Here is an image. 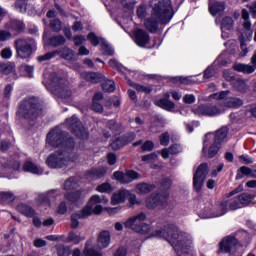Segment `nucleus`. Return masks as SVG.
Segmentation results:
<instances>
[{
	"mask_svg": "<svg viewBox=\"0 0 256 256\" xmlns=\"http://www.w3.org/2000/svg\"><path fill=\"white\" fill-rule=\"evenodd\" d=\"M153 237L168 241L180 256H193V250H191L193 248V237L173 224L154 231Z\"/></svg>",
	"mask_w": 256,
	"mask_h": 256,
	"instance_id": "nucleus-1",
	"label": "nucleus"
},
{
	"mask_svg": "<svg viewBox=\"0 0 256 256\" xmlns=\"http://www.w3.org/2000/svg\"><path fill=\"white\" fill-rule=\"evenodd\" d=\"M149 7L151 14L144 20V27L149 33H157L159 25H167L173 19V4L169 0H153L149 1Z\"/></svg>",
	"mask_w": 256,
	"mask_h": 256,
	"instance_id": "nucleus-2",
	"label": "nucleus"
},
{
	"mask_svg": "<svg viewBox=\"0 0 256 256\" xmlns=\"http://www.w3.org/2000/svg\"><path fill=\"white\" fill-rule=\"evenodd\" d=\"M49 90L58 97L59 103H61V101H67V99L73 97V87H71V84H69L67 79L59 78L57 73L50 74Z\"/></svg>",
	"mask_w": 256,
	"mask_h": 256,
	"instance_id": "nucleus-3",
	"label": "nucleus"
},
{
	"mask_svg": "<svg viewBox=\"0 0 256 256\" xmlns=\"http://www.w3.org/2000/svg\"><path fill=\"white\" fill-rule=\"evenodd\" d=\"M46 143L50 145V147H60V149L71 150L75 147V141H73V138L67 137V132L63 131L59 127L52 129L47 134Z\"/></svg>",
	"mask_w": 256,
	"mask_h": 256,
	"instance_id": "nucleus-4",
	"label": "nucleus"
},
{
	"mask_svg": "<svg viewBox=\"0 0 256 256\" xmlns=\"http://www.w3.org/2000/svg\"><path fill=\"white\" fill-rule=\"evenodd\" d=\"M73 161H75L73 149H62V151H56L50 154L46 163L51 169H63V167H69Z\"/></svg>",
	"mask_w": 256,
	"mask_h": 256,
	"instance_id": "nucleus-5",
	"label": "nucleus"
},
{
	"mask_svg": "<svg viewBox=\"0 0 256 256\" xmlns=\"http://www.w3.org/2000/svg\"><path fill=\"white\" fill-rule=\"evenodd\" d=\"M111 245V233L104 230L99 233L97 237V247L98 249H107ZM93 240H88L85 245L84 253L86 256H103V253L100 250L92 249Z\"/></svg>",
	"mask_w": 256,
	"mask_h": 256,
	"instance_id": "nucleus-6",
	"label": "nucleus"
},
{
	"mask_svg": "<svg viewBox=\"0 0 256 256\" xmlns=\"http://www.w3.org/2000/svg\"><path fill=\"white\" fill-rule=\"evenodd\" d=\"M17 57L20 59H29L33 55V51L37 49V43L33 38H18L14 42Z\"/></svg>",
	"mask_w": 256,
	"mask_h": 256,
	"instance_id": "nucleus-7",
	"label": "nucleus"
},
{
	"mask_svg": "<svg viewBox=\"0 0 256 256\" xmlns=\"http://www.w3.org/2000/svg\"><path fill=\"white\" fill-rule=\"evenodd\" d=\"M19 115L24 117V119H35L41 113V108H39V103H37V99L35 98H28L23 100L20 103Z\"/></svg>",
	"mask_w": 256,
	"mask_h": 256,
	"instance_id": "nucleus-8",
	"label": "nucleus"
},
{
	"mask_svg": "<svg viewBox=\"0 0 256 256\" xmlns=\"http://www.w3.org/2000/svg\"><path fill=\"white\" fill-rule=\"evenodd\" d=\"M145 219H147V215L141 212L136 216L129 218L124 223V226L128 229H132V231H135L136 233H141L142 235H145L149 233V231H151V226L143 222L145 221Z\"/></svg>",
	"mask_w": 256,
	"mask_h": 256,
	"instance_id": "nucleus-9",
	"label": "nucleus"
},
{
	"mask_svg": "<svg viewBox=\"0 0 256 256\" xmlns=\"http://www.w3.org/2000/svg\"><path fill=\"white\" fill-rule=\"evenodd\" d=\"M101 203H109V199L105 198V196L95 194L89 199L88 204L82 209V211L85 215H88V217L93 215V213L95 215H99L103 211Z\"/></svg>",
	"mask_w": 256,
	"mask_h": 256,
	"instance_id": "nucleus-10",
	"label": "nucleus"
},
{
	"mask_svg": "<svg viewBox=\"0 0 256 256\" xmlns=\"http://www.w3.org/2000/svg\"><path fill=\"white\" fill-rule=\"evenodd\" d=\"M66 126L76 135V137H79V139H89L87 130H85L83 124L76 116L66 119Z\"/></svg>",
	"mask_w": 256,
	"mask_h": 256,
	"instance_id": "nucleus-11",
	"label": "nucleus"
},
{
	"mask_svg": "<svg viewBox=\"0 0 256 256\" xmlns=\"http://www.w3.org/2000/svg\"><path fill=\"white\" fill-rule=\"evenodd\" d=\"M168 200V191H164L158 194L153 193L146 199V207L148 209H155V207H166Z\"/></svg>",
	"mask_w": 256,
	"mask_h": 256,
	"instance_id": "nucleus-12",
	"label": "nucleus"
},
{
	"mask_svg": "<svg viewBox=\"0 0 256 256\" xmlns=\"http://www.w3.org/2000/svg\"><path fill=\"white\" fill-rule=\"evenodd\" d=\"M237 249H239V240L233 236H228L219 243L218 253L231 255L232 253H235Z\"/></svg>",
	"mask_w": 256,
	"mask_h": 256,
	"instance_id": "nucleus-13",
	"label": "nucleus"
},
{
	"mask_svg": "<svg viewBox=\"0 0 256 256\" xmlns=\"http://www.w3.org/2000/svg\"><path fill=\"white\" fill-rule=\"evenodd\" d=\"M194 115H203L204 117H216L221 115L222 111L216 105L213 104H202L192 109Z\"/></svg>",
	"mask_w": 256,
	"mask_h": 256,
	"instance_id": "nucleus-14",
	"label": "nucleus"
},
{
	"mask_svg": "<svg viewBox=\"0 0 256 256\" xmlns=\"http://www.w3.org/2000/svg\"><path fill=\"white\" fill-rule=\"evenodd\" d=\"M209 174V167L207 164H201L193 177V187L195 191H201L203 187V182L205 181V177Z\"/></svg>",
	"mask_w": 256,
	"mask_h": 256,
	"instance_id": "nucleus-15",
	"label": "nucleus"
},
{
	"mask_svg": "<svg viewBox=\"0 0 256 256\" xmlns=\"http://www.w3.org/2000/svg\"><path fill=\"white\" fill-rule=\"evenodd\" d=\"M209 137L211 134H207L204 139V146L202 149V153H207L209 159H213L217 153H219V149H221V144L216 143L214 140L209 141Z\"/></svg>",
	"mask_w": 256,
	"mask_h": 256,
	"instance_id": "nucleus-16",
	"label": "nucleus"
},
{
	"mask_svg": "<svg viewBox=\"0 0 256 256\" xmlns=\"http://www.w3.org/2000/svg\"><path fill=\"white\" fill-rule=\"evenodd\" d=\"M61 195L59 190H50L46 194H41L38 198V204L44 209H49L51 207V201H54Z\"/></svg>",
	"mask_w": 256,
	"mask_h": 256,
	"instance_id": "nucleus-17",
	"label": "nucleus"
},
{
	"mask_svg": "<svg viewBox=\"0 0 256 256\" xmlns=\"http://www.w3.org/2000/svg\"><path fill=\"white\" fill-rule=\"evenodd\" d=\"M113 177L119 183L127 184V183H131V182L135 181V179H139V177H141V175H139V173H137L133 170H128V171H126V173L119 172V171L114 172Z\"/></svg>",
	"mask_w": 256,
	"mask_h": 256,
	"instance_id": "nucleus-18",
	"label": "nucleus"
},
{
	"mask_svg": "<svg viewBox=\"0 0 256 256\" xmlns=\"http://www.w3.org/2000/svg\"><path fill=\"white\" fill-rule=\"evenodd\" d=\"M252 64H234L233 69L238 71L239 73H244L245 75H251V73H255L256 70V50L251 58Z\"/></svg>",
	"mask_w": 256,
	"mask_h": 256,
	"instance_id": "nucleus-19",
	"label": "nucleus"
},
{
	"mask_svg": "<svg viewBox=\"0 0 256 256\" xmlns=\"http://www.w3.org/2000/svg\"><path fill=\"white\" fill-rule=\"evenodd\" d=\"M56 253L58 256H81V250L79 248L71 250V247L63 244L56 246Z\"/></svg>",
	"mask_w": 256,
	"mask_h": 256,
	"instance_id": "nucleus-20",
	"label": "nucleus"
},
{
	"mask_svg": "<svg viewBox=\"0 0 256 256\" xmlns=\"http://www.w3.org/2000/svg\"><path fill=\"white\" fill-rule=\"evenodd\" d=\"M134 41L139 47H145L149 43V33L143 29H136L134 31Z\"/></svg>",
	"mask_w": 256,
	"mask_h": 256,
	"instance_id": "nucleus-21",
	"label": "nucleus"
},
{
	"mask_svg": "<svg viewBox=\"0 0 256 256\" xmlns=\"http://www.w3.org/2000/svg\"><path fill=\"white\" fill-rule=\"evenodd\" d=\"M233 25H235V22L232 17L226 16L222 19L221 29L223 39H227L229 37V33L227 31H232Z\"/></svg>",
	"mask_w": 256,
	"mask_h": 256,
	"instance_id": "nucleus-22",
	"label": "nucleus"
},
{
	"mask_svg": "<svg viewBox=\"0 0 256 256\" xmlns=\"http://www.w3.org/2000/svg\"><path fill=\"white\" fill-rule=\"evenodd\" d=\"M127 197H129V190L121 189L115 192L112 195L111 203L112 205H120V203H125L127 200Z\"/></svg>",
	"mask_w": 256,
	"mask_h": 256,
	"instance_id": "nucleus-23",
	"label": "nucleus"
},
{
	"mask_svg": "<svg viewBox=\"0 0 256 256\" xmlns=\"http://www.w3.org/2000/svg\"><path fill=\"white\" fill-rule=\"evenodd\" d=\"M228 212L229 205L227 204V201H222L216 205V209H214L213 212L210 215H208V218L223 217V215H225V213Z\"/></svg>",
	"mask_w": 256,
	"mask_h": 256,
	"instance_id": "nucleus-24",
	"label": "nucleus"
},
{
	"mask_svg": "<svg viewBox=\"0 0 256 256\" xmlns=\"http://www.w3.org/2000/svg\"><path fill=\"white\" fill-rule=\"evenodd\" d=\"M6 28H8L9 31H13L15 35H19V33H22V31H25V24L19 20H11L6 25Z\"/></svg>",
	"mask_w": 256,
	"mask_h": 256,
	"instance_id": "nucleus-25",
	"label": "nucleus"
},
{
	"mask_svg": "<svg viewBox=\"0 0 256 256\" xmlns=\"http://www.w3.org/2000/svg\"><path fill=\"white\" fill-rule=\"evenodd\" d=\"M99 101H103V94L101 92L94 94L91 109L96 113H103V105Z\"/></svg>",
	"mask_w": 256,
	"mask_h": 256,
	"instance_id": "nucleus-26",
	"label": "nucleus"
},
{
	"mask_svg": "<svg viewBox=\"0 0 256 256\" xmlns=\"http://www.w3.org/2000/svg\"><path fill=\"white\" fill-rule=\"evenodd\" d=\"M225 11V2H214L209 4V13L215 17V15H221Z\"/></svg>",
	"mask_w": 256,
	"mask_h": 256,
	"instance_id": "nucleus-27",
	"label": "nucleus"
},
{
	"mask_svg": "<svg viewBox=\"0 0 256 256\" xmlns=\"http://www.w3.org/2000/svg\"><path fill=\"white\" fill-rule=\"evenodd\" d=\"M154 190H155V185L148 184V183H140L136 185V188H135V191L138 195H147Z\"/></svg>",
	"mask_w": 256,
	"mask_h": 256,
	"instance_id": "nucleus-28",
	"label": "nucleus"
},
{
	"mask_svg": "<svg viewBox=\"0 0 256 256\" xmlns=\"http://www.w3.org/2000/svg\"><path fill=\"white\" fill-rule=\"evenodd\" d=\"M107 175V167L92 168L88 171V177L91 179H101Z\"/></svg>",
	"mask_w": 256,
	"mask_h": 256,
	"instance_id": "nucleus-29",
	"label": "nucleus"
},
{
	"mask_svg": "<svg viewBox=\"0 0 256 256\" xmlns=\"http://www.w3.org/2000/svg\"><path fill=\"white\" fill-rule=\"evenodd\" d=\"M228 134H229V128L224 126L220 128L218 131H216L213 141L218 145H221V143H223V141L227 139Z\"/></svg>",
	"mask_w": 256,
	"mask_h": 256,
	"instance_id": "nucleus-30",
	"label": "nucleus"
},
{
	"mask_svg": "<svg viewBox=\"0 0 256 256\" xmlns=\"http://www.w3.org/2000/svg\"><path fill=\"white\" fill-rule=\"evenodd\" d=\"M157 107H161V109H165V111H174L175 110V103L167 98H162L155 102Z\"/></svg>",
	"mask_w": 256,
	"mask_h": 256,
	"instance_id": "nucleus-31",
	"label": "nucleus"
},
{
	"mask_svg": "<svg viewBox=\"0 0 256 256\" xmlns=\"http://www.w3.org/2000/svg\"><path fill=\"white\" fill-rule=\"evenodd\" d=\"M56 51V55H60V57H62V59H66V61H73V59H75V51L71 48L64 47Z\"/></svg>",
	"mask_w": 256,
	"mask_h": 256,
	"instance_id": "nucleus-32",
	"label": "nucleus"
},
{
	"mask_svg": "<svg viewBox=\"0 0 256 256\" xmlns=\"http://www.w3.org/2000/svg\"><path fill=\"white\" fill-rule=\"evenodd\" d=\"M82 77L90 83H99L103 79V74L97 72H86Z\"/></svg>",
	"mask_w": 256,
	"mask_h": 256,
	"instance_id": "nucleus-33",
	"label": "nucleus"
},
{
	"mask_svg": "<svg viewBox=\"0 0 256 256\" xmlns=\"http://www.w3.org/2000/svg\"><path fill=\"white\" fill-rule=\"evenodd\" d=\"M89 217L88 215H85V212L83 210H80L74 214L71 215V227L72 229H77L79 227V219H85Z\"/></svg>",
	"mask_w": 256,
	"mask_h": 256,
	"instance_id": "nucleus-34",
	"label": "nucleus"
},
{
	"mask_svg": "<svg viewBox=\"0 0 256 256\" xmlns=\"http://www.w3.org/2000/svg\"><path fill=\"white\" fill-rule=\"evenodd\" d=\"M23 170L28 173H33L34 175H43V169L37 167L32 162H26L23 166Z\"/></svg>",
	"mask_w": 256,
	"mask_h": 256,
	"instance_id": "nucleus-35",
	"label": "nucleus"
},
{
	"mask_svg": "<svg viewBox=\"0 0 256 256\" xmlns=\"http://www.w3.org/2000/svg\"><path fill=\"white\" fill-rule=\"evenodd\" d=\"M232 87H234L236 91H239V93H245V91L248 89L247 83L241 78L234 79L232 82Z\"/></svg>",
	"mask_w": 256,
	"mask_h": 256,
	"instance_id": "nucleus-36",
	"label": "nucleus"
},
{
	"mask_svg": "<svg viewBox=\"0 0 256 256\" xmlns=\"http://www.w3.org/2000/svg\"><path fill=\"white\" fill-rule=\"evenodd\" d=\"M242 19H244L243 27L246 31H249L248 38L253 37V31H251V21H249V12L246 9L242 10Z\"/></svg>",
	"mask_w": 256,
	"mask_h": 256,
	"instance_id": "nucleus-37",
	"label": "nucleus"
},
{
	"mask_svg": "<svg viewBox=\"0 0 256 256\" xmlns=\"http://www.w3.org/2000/svg\"><path fill=\"white\" fill-rule=\"evenodd\" d=\"M17 209H18L19 213H21L22 215H25V217H34L35 216V210H33L27 204H19L17 206Z\"/></svg>",
	"mask_w": 256,
	"mask_h": 256,
	"instance_id": "nucleus-38",
	"label": "nucleus"
},
{
	"mask_svg": "<svg viewBox=\"0 0 256 256\" xmlns=\"http://www.w3.org/2000/svg\"><path fill=\"white\" fill-rule=\"evenodd\" d=\"M243 105V100L239 98H228L225 100V107L230 109H237Z\"/></svg>",
	"mask_w": 256,
	"mask_h": 256,
	"instance_id": "nucleus-39",
	"label": "nucleus"
},
{
	"mask_svg": "<svg viewBox=\"0 0 256 256\" xmlns=\"http://www.w3.org/2000/svg\"><path fill=\"white\" fill-rule=\"evenodd\" d=\"M128 83H129L130 87H133L139 93L149 94L153 91V88H151V86H143L141 84H135V83L131 82V80H128Z\"/></svg>",
	"mask_w": 256,
	"mask_h": 256,
	"instance_id": "nucleus-40",
	"label": "nucleus"
},
{
	"mask_svg": "<svg viewBox=\"0 0 256 256\" xmlns=\"http://www.w3.org/2000/svg\"><path fill=\"white\" fill-rule=\"evenodd\" d=\"M238 201L242 207H247L253 201V196L247 192H244L238 196Z\"/></svg>",
	"mask_w": 256,
	"mask_h": 256,
	"instance_id": "nucleus-41",
	"label": "nucleus"
},
{
	"mask_svg": "<svg viewBox=\"0 0 256 256\" xmlns=\"http://www.w3.org/2000/svg\"><path fill=\"white\" fill-rule=\"evenodd\" d=\"M0 73H3V75H11V73H15V65L11 63L0 64Z\"/></svg>",
	"mask_w": 256,
	"mask_h": 256,
	"instance_id": "nucleus-42",
	"label": "nucleus"
},
{
	"mask_svg": "<svg viewBox=\"0 0 256 256\" xmlns=\"http://www.w3.org/2000/svg\"><path fill=\"white\" fill-rule=\"evenodd\" d=\"M78 187L79 184L77 183V179L73 177L68 178L64 183L65 191H73V189H77Z\"/></svg>",
	"mask_w": 256,
	"mask_h": 256,
	"instance_id": "nucleus-43",
	"label": "nucleus"
},
{
	"mask_svg": "<svg viewBox=\"0 0 256 256\" xmlns=\"http://www.w3.org/2000/svg\"><path fill=\"white\" fill-rule=\"evenodd\" d=\"M66 41L67 40L63 35L53 36L50 39V45L52 47H59V45H65Z\"/></svg>",
	"mask_w": 256,
	"mask_h": 256,
	"instance_id": "nucleus-44",
	"label": "nucleus"
},
{
	"mask_svg": "<svg viewBox=\"0 0 256 256\" xmlns=\"http://www.w3.org/2000/svg\"><path fill=\"white\" fill-rule=\"evenodd\" d=\"M252 173H253V169L247 166H242L240 167L239 172L236 175V179L237 181H239V179H243V175L252 177Z\"/></svg>",
	"mask_w": 256,
	"mask_h": 256,
	"instance_id": "nucleus-45",
	"label": "nucleus"
},
{
	"mask_svg": "<svg viewBox=\"0 0 256 256\" xmlns=\"http://www.w3.org/2000/svg\"><path fill=\"white\" fill-rule=\"evenodd\" d=\"M228 205V211H237V209H241L243 206H241V202L239 201V198L231 199L227 202Z\"/></svg>",
	"mask_w": 256,
	"mask_h": 256,
	"instance_id": "nucleus-46",
	"label": "nucleus"
},
{
	"mask_svg": "<svg viewBox=\"0 0 256 256\" xmlns=\"http://www.w3.org/2000/svg\"><path fill=\"white\" fill-rule=\"evenodd\" d=\"M102 89L105 93H113L115 91V82L113 80H106L102 83Z\"/></svg>",
	"mask_w": 256,
	"mask_h": 256,
	"instance_id": "nucleus-47",
	"label": "nucleus"
},
{
	"mask_svg": "<svg viewBox=\"0 0 256 256\" xmlns=\"http://www.w3.org/2000/svg\"><path fill=\"white\" fill-rule=\"evenodd\" d=\"M88 40L90 41V43L94 46L97 47V45H103L104 41L103 38H99L97 37V35H95V33L91 32L88 34Z\"/></svg>",
	"mask_w": 256,
	"mask_h": 256,
	"instance_id": "nucleus-48",
	"label": "nucleus"
},
{
	"mask_svg": "<svg viewBox=\"0 0 256 256\" xmlns=\"http://www.w3.org/2000/svg\"><path fill=\"white\" fill-rule=\"evenodd\" d=\"M65 199H67L71 203H77V201H79V199H81V191L66 193Z\"/></svg>",
	"mask_w": 256,
	"mask_h": 256,
	"instance_id": "nucleus-49",
	"label": "nucleus"
},
{
	"mask_svg": "<svg viewBox=\"0 0 256 256\" xmlns=\"http://www.w3.org/2000/svg\"><path fill=\"white\" fill-rule=\"evenodd\" d=\"M84 238L81 237V235L75 233V232H70L68 234V241L69 243H73L74 245H79L81 241H83Z\"/></svg>",
	"mask_w": 256,
	"mask_h": 256,
	"instance_id": "nucleus-50",
	"label": "nucleus"
},
{
	"mask_svg": "<svg viewBox=\"0 0 256 256\" xmlns=\"http://www.w3.org/2000/svg\"><path fill=\"white\" fill-rule=\"evenodd\" d=\"M110 147L111 149H113V151H117L118 149H121V147H125V144H123L121 136L115 137L112 143L110 144Z\"/></svg>",
	"mask_w": 256,
	"mask_h": 256,
	"instance_id": "nucleus-51",
	"label": "nucleus"
},
{
	"mask_svg": "<svg viewBox=\"0 0 256 256\" xmlns=\"http://www.w3.org/2000/svg\"><path fill=\"white\" fill-rule=\"evenodd\" d=\"M0 200L13 203L15 201V194L13 192H0Z\"/></svg>",
	"mask_w": 256,
	"mask_h": 256,
	"instance_id": "nucleus-52",
	"label": "nucleus"
},
{
	"mask_svg": "<svg viewBox=\"0 0 256 256\" xmlns=\"http://www.w3.org/2000/svg\"><path fill=\"white\" fill-rule=\"evenodd\" d=\"M135 137H137V134H135V132H130L120 138L122 139V144L129 145V143H133V141H135Z\"/></svg>",
	"mask_w": 256,
	"mask_h": 256,
	"instance_id": "nucleus-53",
	"label": "nucleus"
},
{
	"mask_svg": "<svg viewBox=\"0 0 256 256\" xmlns=\"http://www.w3.org/2000/svg\"><path fill=\"white\" fill-rule=\"evenodd\" d=\"M96 191L99 193H111L113 191V187L108 182H105L97 186Z\"/></svg>",
	"mask_w": 256,
	"mask_h": 256,
	"instance_id": "nucleus-54",
	"label": "nucleus"
},
{
	"mask_svg": "<svg viewBox=\"0 0 256 256\" xmlns=\"http://www.w3.org/2000/svg\"><path fill=\"white\" fill-rule=\"evenodd\" d=\"M137 2L135 0H121V5L126 11H133Z\"/></svg>",
	"mask_w": 256,
	"mask_h": 256,
	"instance_id": "nucleus-55",
	"label": "nucleus"
},
{
	"mask_svg": "<svg viewBox=\"0 0 256 256\" xmlns=\"http://www.w3.org/2000/svg\"><path fill=\"white\" fill-rule=\"evenodd\" d=\"M102 47V51L104 52V55H108L109 57L115 55V50H113V48L107 44L106 41H104V43L101 44Z\"/></svg>",
	"mask_w": 256,
	"mask_h": 256,
	"instance_id": "nucleus-56",
	"label": "nucleus"
},
{
	"mask_svg": "<svg viewBox=\"0 0 256 256\" xmlns=\"http://www.w3.org/2000/svg\"><path fill=\"white\" fill-rule=\"evenodd\" d=\"M50 28L53 29L56 33H59L63 29V25L61 24V20L54 19L50 22Z\"/></svg>",
	"mask_w": 256,
	"mask_h": 256,
	"instance_id": "nucleus-57",
	"label": "nucleus"
},
{
	"mask_svg": "<svg viewBox=\"0 0 256 256\" xmlns=\"http://www.w3.org/2000/svg\"><path fill=\"white\" fill-rule=\"evenodd\" d=\"M55 55H57V51L54 52H48L44 55L38 56L37 57V61L39 63H43V61H49V59H53V57H55Z\"/></svg>",
	"mask_w": 256,
	"mask_h": 256,
	"instance_id": "nucleus-58",
	"label": "nucleus"
},
{
	"mask_svg": "<svg viewBox=\"0 0 256 256\" xmlns=\"http://www.w3.org/2000/svg\"><path fill=\"white\" fill-rule=\"evenodd\" d=\"M170 155H179V153L183 152V146L181 144H172L169 147Z\"/></svg>",
	"mask_w": 256,
	"mask_h": 256,
	"instance_id": "nucleus-59",
	"label": "nucleus"
},
{
	"mask_svg": "<svg viewBox=\"0 0 256 256\" xmlns=\"http://www.w3.org/2000/svg\"><path fill=\"white\" fill-rule=\"evenodd\" d=\"M136 14H137L138 19H145L147 17V6L140 5L137 8Z\"/></svg>",
	"mask_w": 256,
	"mask_h": 256,
	"instance_id": "nucleus-60",
	"label": "nucleus"
},
{
	"mask_svg": "<svg viewBox=\"0 0 256 256\" xmlns=\"http://www.w3.org/2000/svg\"><path fill=\"white\" fill-rule=\"evenodd\" d=\"M28 15H35V5L31 1H26L25 12Z\"/></svg>",
	"mask_w": 256,
	"mask_h": 256,
	"instance_id": "nucleus-61",
	"label": "nucleus"
},
{
	"mask_svg": "<svg viewBox=\"0 0 256 256\" xmlns=\"http://www.w3.org/2000/svg\"><path fill=\"white\" fill-rule=\"evenodd\" d=\"M2 59H11L13 57V51L11 48H4L0 53Z\"/></svg>",
	"mask_w": 256,
	"mask_h": 256,
	"instance_id": "nucleus-62",
	"label": "nucleus"
},
{
	"mask_svg": "<svg viewBox=\"0 0 256 256\" xmlns=\"http://www.w3.org/2000/svg\"><path fill=\"white\" fill-rule=\"evenodd\" d=\"M229 93H230L229 90L221 91L219 93L210 95V99H225V97H227Z\"/></svg>",
	"mask_w": 256,
	"mask_h": 256,
	"instance_id": "nucleus-63",
	"label": "nucleus"
},
{
	"mask_svg": "<svg viewBox=\"0 0 256 256\" xmlns=\"http://www.w3.org/2000/svg\"><path fill=\"white\" fill-rule=\"evenodd\" d=\"M160 145L167 147L169 145V132H165L160 135Z\"/></svg>",
	"mask_w": 256,
	"mask_h": 256,
	"instance_id": "nucleus-64",
	"label": "nucleus"
}]
</instances>
